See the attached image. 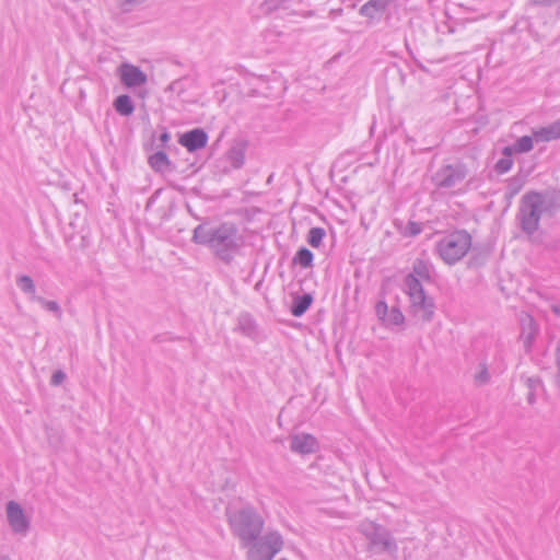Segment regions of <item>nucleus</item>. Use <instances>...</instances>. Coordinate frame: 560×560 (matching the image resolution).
<instances>
[{
  "mask_svg": "<svg viewBox=\"0 0 560 560\" xmlns=\"http://www.w3.org/2000/svg\"><path fill=\"white\" fill-rule=\"evenodd\" d=\"M527 401H528L529 405L535 404V401H536V394H535V392L529 390V393L527 395Z\"/></svg>",
  "mask_w": 560,
  "mask_h": 560,
  "instance_id": "46",
  "label": "nucleus"
},
{
  "mask_svg": "<svg viewBox=\"0 0 560 560\" xmlns=\"http://www.w3.org/2000/svg\"><path fill=\"white\" fill-rule=\"evenodd\" d=\"M487 255L486 254H474L468 259L469 268H479L486 264Z\"/></svg>",
  "mask_w": 560,
  "mask_h": 560,
  "instance_id": "36",
  "label": "nucleus"
},
{
  "mask_svg": "<svg viewBox=\"0 0 560 560\" xmlns=\"http://www.w3.org/2000/svg\"><path fill=\"white\" fill-rule=\"evenodd\" d=\"M5 510L12 532L25 536L31 528V520L26 516L22 505L11 500L7 503Z\"/></svg>",
  "mask_w": 560,
  "mask_h": 560,
  "instance_id": "8",
  "label": "nucleus"
},
{
  "mask_svg": "<svg viewBox=\"0 0 560 560\" xmlns=\"http://www.w3.org/2000/svg\"><path fill=\"white\" fill-rule=\"evenodd\" d=\"M191 241L207 246L225 265L232 264L244 245V236L240 233L237 224L231 221L217 225L202 222L195 228Z\"/></svg>",
  "mask_w": 560,
  "mask_h": 560,
  "instance_id": "1",
  "label": "nucleus"
},
{
  "mask_svg": "<svg viewBox=\"0 0 560 560\" xmlns=\"http://www.w3.org/2000/svg\"><path fill=\"white\" fill-rule=\"evenodd\" d=\"M259 544L266 546L267 550L275 557L283 547V538L280 533L270 532L262 537Z\"/></svg>",
  "mask_w": 560,
  "mask_h": 560,
  "instance_id": "23",
  "label": "nucleus"
},
{
  "mask_svg": "<svg viewBox=\"0 0 560 560\" xmlns=\"http://www.w3.org/2000/svg\"><path fill=\"white\" fill-rule=\"evenodd\" d=\"M555 363L557 366V374L555 376V384L560 389V342L557 343L555 350Z\"/></svg>",
  "mask_w": 560,
  "mask_h": 560,
  "instance_id": "38",
  "label": "nucleus"
},
{
  "mask_svg": "<svg viewBox=\"0 0 560 560\" xmlns=\"http://www.w3.org/2000/svg\"><path fill=\"white\" fill-rule=\"evenodd\" d=\"M396 302L397 304L392 305L390 310L384 300L378 301L375 305V314L386 327L400 326L405 323V315L398 304V298H396Z\"/></svg>",
  "mask_w": 560,
  "mask_h": 560,
  "instance_id": "11",
  "label": "nucleus"
},
{
  "mask_svg": "<svg viewBox=\"0 0 560 560\" xmlns=\"http://www.w3.org/2000/svg\"><path fill=\"white\" fill-rule=\"evenodd\" d=\"M533 135L536 141L542 142L560 139V120H556L548 126L540 127L535 130Z\"/></svg>",
  "mask_w": 560,
  "mask_h": 560,
  "instance_id": "19",
  "label": "nucleus"
},
{
  "mask_svg": "<svg viewBox=\"0 0 560 560\" xmlns=\"http://www.w3.org/2000/svg\"><path fill=\"white\" fill-rule=\"evenodd\" d=\"M513 166V159L501 158L493 166V171L501 175L508 173Z\"/></svg>",
  "mask_w": 560,
  "mask_h": 560,
  "instance_id": "33",
  "label": "nucleus"
},
{
  "mask_svg": "<svg viewBox=\"0 0 560 560\" xmlns=\"http://www.w3.org/2000/svg\"><path fill=\"white\" fill-rule=\"evenodd\" d=\"M292 303L290 306V313L294 317H301L303 316L308 308L312 306L314 302V296L312 293H291Z\"/></svg>",
  "mask_w": 560,
  "mask_h": 560,
  "instance_id": "18",
  "label": "nucleus"
},
{
  "mask_svg": "<svg viewBox=\"0 0 560 560\" xmlns=\"http://www.w3.org/2000/svg\"><path fill=\"white\" fill-rule=\"evenodd\" d=\"M480 372L475 375V383L477 385H485L490 381V374L486 362L480 363Z\"/></svg>",
  "mask_w": 560,
  "mask_h": 560,
  "instance_id": "34",
  "label": "nucleus"
},
{
  "mask_svg": "<svg viewBox=\"0 0 560 560\" xmlns=\"http://www.w3.org/2000/svg\"><path fill=\"white\" fill-rule=\"evenodd\" d=\"M467 175V166L462 162H457L455 164L444 165L438 170L432 176V182L439 189H448L463 182Z\"/></svg>",
  "mask_w": 560,
  "mask_h": 560,
  "instance_id": "7",
  "label": "nucleus"
},
{
  "mask_svg": "<svg viewBox=\"0 0 560 560\" xmlns=\"http://www.w3.org/2000/svg\"><path fill=\"white\" fill-rule=\"evenodd\" d=\"M521 340L523 341L524 350L526 353L532 352L534 341L538 334V326L533 316L526 314L521 318Z\"/></svg>",
  "mask_w": 560,
  "mask_h": 560,
  "instance_id": "16",
  "label": "nucleus"
},
{
  "mask_svg": "<svg viewBox=\"0 0 560 560\" xmlns=\"http://www.w3.org/2000/svg\"><path fill=\"white\" fill-rule=\"evenodd\" d=\"M377 13H385L384 22L390 27L396 26V22L399 21L398 18L394 16L385 0H369L359 9V14L369 20H374Z\"/></svg>",
  "mask_w": 560,
  "mask_h": 560,
  "instance_id": "10",
  "label": "nucleus"
},
{
  "mask_svg": "<svg viewBox=\"0 0 560 560\" xmlns=\"http://www.w3.org/2000/svg\"><path fill=\"white\" fill-rule=\"evenodd\" d=\"M159 128L161 130V133L159 136L160 144L158 145V148H160L161 150L168 149L170 148L168 142L171 140V133H170V131L167 130V128L165 126H159Z\"/></svg>",
  "mask_w": 560,
  "mask_h": 560,
  "instance_id": "35",
  "label": "nucleus"
},
{
  "mask_svg": "<svg viewBox=\"0 0 560 560\" xmlns=\"http://www.w3.org/2000/svg\"><path fill=\"white\" fill-rule=\"evenodd\" d=\"M525 384L529 390L535 392L537 387L542 386V381L539 376H530L526 378Z\"/></svg>",
  "mask_w": 560,
  "mask_h": 560,
  "instance_id": "40",
  "label": "nucleus"
},
{
  "mask_svg": "<svg viewBox=\"0 0 560 560\" xmlns=\"http://www.w3.org/2000/svg\"><path fill=\"white\" fill-rule=\"evenodd\" d=\"M209 136L202 128H194L179 135L178 143L186 148L188 152H197L207 147Z\"/></svg>",
  "mask_w": 560,
  "mask_h": 560,
  "instance_id": "12",
  "label": "nucleus"
},
{
  "mask_svg": "<svg viewBox=\"0 0 560 560\" xmlns=\"http://www.w3.org/2000/svg\"><path fill=\"white\" fill-rule=\"evenodd\" d=\"M225 516L232 534L238 538L243 548L248 547L261 535L265 521L257 510L246 504L241 509H225Z\"/></svg>",
  "mask_w": 560,
  "mask_h": 560,
  "instance_id": "2",
  "label": "nucleus"
},
{
  "mask_svg": "<svg viewBox=\"0 0 560 560\" xmlns=\"http://www.w3.org/2000/svg\"><path fill=\"white\" fill-rule=\"evenodd\" d=\"M395 226L405 237H413L422 232V224L416 221H408L404 228L401 222L395 221Z\"/></svg>",
  "mask_w": 560,
  "mask_h": 560,
  "instance_id": "28",
  "label": "nucleus"
},
{
  "mask_svg": "<svg viewBox=\"0 0 560 560\" xmlns=\"http://www.w3.org/2000/svg\"><path fill=\"white\" fill-rule=\"evenodd\" d=\"M161 192V189H158L155 190L151 197L148 199L147 201V205H145V211H149L151 207H153V203L155 202V200L158 199L159 195Z\"/></svg>",
  "mask_w": 560,
  "mask_h": 560,
  "instance_id": "42",
  "label": "nucleus"
},
{
  "mask_svg": "<svg viewBox=\"0 0 560 560\" xmlns=\"http://www.w3.org/2000/svg\"><path fill=\"white\" fill-rule=\"evenodd\" d=\"M290 0H265L261 4L265 13H271L279 9H288Z\"/></svg>",
  "mask_w": 560,
  "mask_h": 560,
  "instance_id": "31",
  "label": "nucleus"
},
{
  "mask_svg": "<svg viewBox=\"0 0 560 560\" xmlns=\"http://www.w3.org/2000/svg\"><path fill=\"white\" fill-rule=\"evenodd\" d=\"M503 158L512 159L513 153H516V150H513V144L506 145L502 149Z\"/></svg>",
  "mask_w": 560,
  "mask_h": 560,
  "instance_id": "43",
  "label": "nucleus"
},
{
  "mask_svg": "<svg viewBox=\"0 0 560 560\" xmlns=\"http://www.w3.org/2000/svg\"><path fill=\"white\" fill-rule=\"evenodd\" d=\"M167 340H172L171 338H167V334H160L153 337V341L156 343H161Z\"/></svg>",
  "mask_w": 560,
  "mask_h": 560,
  "instance_id": "44",
  "label": "nucleus"
},
{
  "mask_svg": "<svg viewBox=\"0 0 560 560\" xmlns=\"http://www.w3.org/2000/svg\"><path fill=\"white\" fill-rule=\"evenodd\" d=\"M471 247V235L466 230H454L445 234L435 244L441 259L452 266L459 261Z\"/></svg>",
  "mask_w": 560,
  "mask_h": 560,
  "instance_id": "4",
  "label": "nucleus"
},
{
  "mask_svg": "<svg viewBox=\"0 0 560 560\" xmlns=\"http://www.w3.org/2000/svg\"><path fill=\"white\" fill-rule=\"evenodd\" d=\"M314 254L305 246L300 247L292 258V265L300 266L301 268L313 267Z\"/></svg>",
  "mask_w": 560,
  "mask_h": 560,
  "instance_id": "24",
  "label": "nucleus"
},
{
  "mask_svg": "<svg viewBox=\"0 0 560 560\" xmlns=\"http://www.w3.org/2000/svg\"><path fill=\"white\" fill-rule=\"evenodd\" d=\"M529 191L546 215L551 218L560 210V188H547L541 191Z\"/></svg>",
  "mask_w": 560,
  "mask_h": 560,
  "instance_id": "9",
  "label": "nucleus"
},
{
  "mask_svg": "<svg viewBox=\"0 0 560 560\" xmlns=\"http://www.w3.org/2000/svg\"><path fill=\"white\" fill-rule=\"evenodd\" d=\"M397 1H398V0H385V2H386V4H387V7H388L389 9H392V11H393V10L397 11V4H396V2H397Z\"/></svg>",
  "mask_w": 560,
  "mask_h": 560,
  "instance_id": "47",
  "label": "nucleus"
},
{
  "mask_svg": "<svg viewBox=\"0 0 560 560\" xmlns=\"http://www.w3.org/2000/svg\"><path fill=\"white\" fill-rule=\"evenodd\" d=\"M359 532L368 540L369 551L381 555H396L398 546L390 530L385 526L370 520H364L359 525Z\"/></svg>",
  "mask_w": 560,
  "mask_h": 560,
  "instance_id": "5",
  "label": "nucleus"
},
{
  "mask_svg": "<svg viewBox=\"0 0 560 560\" xmlns=\"http://www.w3.org/2000/svg\"><path fill=\"white\" fill-rule=\"evenodd\" d=\"M326 236V231L324 228L320 226H314L311 228L307 235L306 241L308 245H311L314 248H318L323 244V240Z\"/></svg>",
  "mask_w": 560,
  "mask_h": 560,
  "instance_id": "29",
  "label": "nucleus"
},
{
  "mask_svg": "<svg viewBox=\"0 0 560 560\" xmlns=\"http://www.w3.org/2000/svg\"><path fill=\"white\" fill-rule=\"evenodd\" d=\"M35 302L39 303L44 308H46L49 312H52L58 318H61L62 311L58 302L56 301H49L42 296H38Z\"/></svg>",
  "mask_w": 560,
  "mask_h": 560,
  "instance_id": "32",
  "label": "nucleus"
},
{
  "mask_svg": "<svg viewBox=\"0 0 560 560\" xmlns=\"http://www.w3.org/2000/svg\"><path fill=\"white\" fill-rule=\"evenodd\" d=\"M147 0H119V7L122 12H130L136 5L142 4Z\"/></svg>",
  "mask_w": 560,
  "mask_h": 560,
  "instance_id": "37",
  "label": "nucleus"
},
{
  "mask_svg": "<svg viewBox=\"0 0 560 560\" xmlns=\"http://www.w3.org/2000/svg\"><path fill=\"white\" fill-rule=\"evenodd\" d=\"M148 164L155 173H165L175 171V164L170 160L165 150H158L148 158Z\"/></svg>",
  "mask_w": 560,
  "mask_h": 560,
  "instance_id": "17",
  "label": "nucleus"
},
{
  "mask_svg": "<svg viewBox=\"0 0 560 560\" xmlns=\"http://www.w3.org/2000/svg\"><path fill=\"white\" fill-rule=\"evenodd\" d=\"M355 7H357V4L354 2H351L348 4V8H350V9H355Z\"/></svg>",
  "mask_w": 560,
  "mask_h": 560,
  "instance_id": "49",
  "label": "nucleus"
},
{
  "mask_svg": "<svg viewBox=\"0 0 560 560\" xmlns=\"http://www.w3.org/2000/svg\"><path fill=\"white\" fill-rule=\"evenodd\" d=\"M247 551V560H272L273 556L267 550L266 546L259 544L258 540L249 545Z\"/></svg>",
  "mask_w": 560,
  "mask_h": 560,
  "instance_id": "26",
  "label": "nucleus"
},
{
  "mask_svg": "<svg viewBox=\"0 0 560 560\" xmlns=\"http://www.w3.org/2000/svg\"><path fill=\"white\" fill-rule=\"evenodd\" d=\"M544 214L541 207L535 201L530 191L522 196L517 219L524 233L533 235L539 229V221Z\"/></svg>",
  "mask_w": 560,
  "mask_h": 560,
  "instance_id": "6",
  "label": "nucleus"
},
{
  "mask_svg": "<svg viewBox=\"0 0 560 560\" xmlns=\"http://www.w3.org/2000/svg\"><path fill=\"white\" fill-rule=\"evenodd\" d=\"M166 91H172V92H177L178 94H180L184 89L182 86V80L178 79V80H175L173 81L167 88H166Z\"/></svg>",
  "mask_w": 560,
  "mask_h": 560,
  "instance_id": "41",
  "label": "nucleus"
},
{
  "mask_svg": "<svg viewBox=\"0 0 560 560\" xmlns=\"http://www.w3.org/2000/svg\"><path fill=\"white\" fill-rule=\"evenodd\" d=\"M16 285L20 288L22 292L30 296L31 301H35L38 295H36V287L33 279L27 275H22L16 278Z\"/></svg>",
  "mask_w": 560,
  "mask_h": 560,
  "instance_id": "27",
  "label": "nucleus"
},
{
  "mask_svg": "<svg viewBox=\"0 0 560 560\" xmlns=\"http://www.w3.org/2000/svg\"><path fill=\"white\" fill-rule=\"evenodd\" d=\"M237 322V329L243 335L250 338H255L257 336V324L250 314H241Z\"/></svg>",
  "mask_w": 560,
  "mask_h": 560,
  "instance_id": "22",
  "label": "nucleus"
},
{
  "mask_svg": "<svg viewBox=\"0 0 560 560\" xmlns=\"http://www.w3.org/2000/svg\"><path fill=\"white\" fill-rule=\"evenodd\" d=\"M433 270V266L428 260L417 258L412 264V271L409 272L408 275H415V277H417L419 281L423 280L425 282H432Z\"/></svg>",
  "mask_w": 560,
  "mask_h": 560,
  "instance_id": "20",
  "label": "nucleus"
},
{
  "mask_svg": "<svg viewBox=\"0 0 560 560\" xmlns=\"http://www.w3.org/2000/svg\"><path fill=\"white\" fill-rule=\"evenodd\" d=\"M342 12H343L342 8L331 9L329 12V16L334 19V18L342 15Z\"/></svg>",
  "mask_w": 560,
  "mask_h": 560,
  "instance_id": "45",
  "label": "nucleus"
},
{
  "mask_svg": "<svg viewBox=\"0 0 560 560\" xmlns=\"http://www.w3.org/2000/svg\"><path fill=\"white\" fill-rule=\"evenodd\" d=\"M0 560H11L9 556H0Z\"/></svg>",
  "mask_w": 560,
  "mask_h": 560,
  "instance_id": "50",
  "label": "nucleus"
},
{
  "mask_svg": "<svg viewBox=\"0 0 560 560\" xmlns=\"http://www.w3.org/2000/svg\"><path fill=\"white\" fill-rule=\"evenodd\" d=\"M404 283L410 300L411 314L424 323L431 322L435 312L434 299L425 293L421 281L415 275H406Z\"/></svg>",
  "mask_w": 560,
  "mask_h": 560,
  "instance_id": "3",
  "label": "nucleus"
},
{
  "mask_svg": "<svg viewBox=\"0 0 560 560\" xmlns=\"http://www.w3.org/2000/svg\"><path fill=\"white\" fill-rule=\"evenodd\" d=\"M290 450L301 455L314 454L319 450L317 439L310 433L294 434L290 438Z\"/></svg>",
  "mask_w": 560,
  "mask_h": 560,
  "instance_id": "14",
  "label": "nucleus"
},
{
  "mask_svg": "<svg viewBox=\"0 0 560 560\" xmlns=\"http://www.w3.org/2000/svg\"><path fill=\"white\" fill-rule=\"evenodd\" d=\"M313 14H314L313 11H310L305 16H311Z\"/></svg>",
  "mask_w": 560,
  "mask_h": 560,
  "instance_id": "52",
  "label": "nucleus"
},
{
  "mask_svg": "<svg viewBox=\"0 0 560 560\" xmlns=\"http://www.w3.org/2000/svg\"><path fill=\"white\" fill-rule=\"evenodd\" d=\"M248 148V141L245 138H236L225 153L226 161L235 170L241 168L245 162V153Z\"/></svg>",
  "mask_w": 560,
  "mask_h": 560,
  "instance_id": "15",
  "label": "nucleus"
},
{
  "mask_svg": "<svg viewBox=\"0 0 560 560\" xmlns=\"http://www.w3.org/2000/svg\"><path fill=\"white\" fill-rule=\"evenodd\" d=\"M525 183L526 175H523L521 173L510 178L506 185L505 199L511 200L512 198H514L521 191Z\"/></svg>",
  "mask_w": 560,
  "mask_h": 560,
  "instance_id": "25",
  "label": "nucleus"
},
{
  "mask_svg": "<svg viewBox=\"0 0 560 560\" xmlns=\"http://www.w3.org/2000/svg\"><path fill=\"white\" fill-rule=\"evenodd\" d=\"M113 106L115 110L124 117H129L135 112V103L128 94L118 95L115 98Z\"/></svg>",
  "mask_w": 560,
  "mask_h": 560,
  "instance_id": "21",
  "label": "nucleus"
},
{
  "mask_svg": "<svg viewBox=\"0 0 560 560\" xmlns=\"http://www.w3.org/2000/svg\"><path fill=\"white\" fill-rule=\"evenodd\" d=\"M533 147L534 138L530 136H523L513 143V150H516V153L529 152Z\"/></svg>",
  "mask_w": 560,
  "mask_h": 560,
  "instance_id": "30",
  "label": "nucleus"
},
{
  "mask_svg": "<svg viewBox=\"0 0 560 560\" xmlns=\"http://www.w3.org/2000/svg\"><path fill=\"white\" fill-rule=\"evenodd\" d=\"M151 140H152V143L154 142L155 140V133L153 132L152 136H151Z\"/></svg>",
  "mask_w": 560,
  "mask_h": 560,
  "instance_id": "51",
  "label": "nucleus"
},
{
  "mask_svg": "<svg viewBox=\"0 0 560 560\" xmlns=\"http://www.w3.org/2000/svg\"><path fill=\"white\" fill-rule=\"evenodd\" d=\"M66 377L67 375L62 370H56L50 377V385L59 386L65 382Z\"/></svg>",
  "mask_w": 560,
  "mask_h": 560,
  "instance_id": "39",
  "label": "nucleus"
},
{
  "mask_svg": "<svg viewBox=\"0 0 560 560\" xmlns=\"http://www.w3.org/2000/svg\"><path fill=\"white\" fill-rule=\"evenodd\" d=\"M553 312L558 315H560V306L553 307Z\"/></svg>",
  "mask_w": 560,
  "mask_h": 560,
  "instance_id": "48",
  "label": "nucleus"
},
{
  "mask_svg": "<svg viewBox=\"0 0 560 560\" xmlns=\"http://www.w3.org/2000/svg\"><path fill=\"white\" fill-rule=\"evenodd\" d=\"M121 83L127 88H138L147 83L148 75L139 67L124 62L119 67Z\"/></svg>",
  "mask_w": 560,
  "mask_h": 560,
  "instance_id": "13",
  "label": "nucleus"
}]
</instances>
